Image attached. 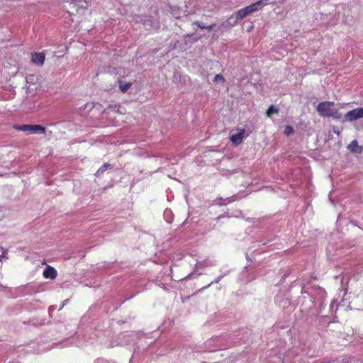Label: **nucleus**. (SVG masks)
<instances>
[{"instance_id": "8", "label": "nucleus", "mask_w": 363, "mask_h": 363, "mask_svg": "<svg viewBox=\"0 0 363 363\" xmlns=\"http://www.w3.org/2000/svg\"><path fill=\"white\" fill-rule=\"evenodd\" d=\"M57 275V272L54 268L51 267H48L43 272V276L45 278L54 279Z\"/></svg>"}, {"instance_id": "17", "label": "nucleus", "mask_w": 363, "mask_h": 363, "mask_svg": "<svg viewBox=\"0 0 363 363\" xmlns=\"http://www.w3.org/2000/svg\"><path fill=\"white\" fill-rule=\"evenodd\" d=\"M235 19V13L233 15H232L230 17H229V18L226 21V24L229 25V26H235V24L233 23V21Z\"/></svg>"}, {"instance_id": "12", "label": "nucleus", "mask_w": 363, "mask_h": 363, "mask_svg": "<svg viewBox=\"0 0 363 363\" xmlns=\"http://www.w3.org/2000/svg\"><path fill=\"white\" fill-rule=\"evenodd\" d=\"M329 117H332L335 119H341L342 115L337 110L333 108Z\"/></svg>"}, {"instance_id": "10", "label": "nucleus", "mask_w": 363, "mask_h": 363, "mask_svg": "<svg viewBox=\"0 0 363 363\" xmlns=\"http://www.w3.org/2000/svg\"><path fill=\"white\" fill-rule=\"evenodd\" d=\"M118 83H119V89L123 93L128 91V90L132 86V83L131 82H127L123 81V80H119Z\"/></svg>"}, {"instance_id": "13", "label": "nucleus", "mask_w": 363, "mask_h": 363, "mask_svg": "<svg viewBox=\"0 0 363 363\" xmlns=\"http://www.w3.org/2000/svg\"><path fill=\"white\" fill-rule=\"evenodd\" d=\"M194 24H196L201 29H207L208 30H211L213 28V25L206 26L200 22H195Z\"/></svg>"}, {"instance_id": "9", "label": "nucleus", "mask_w": 363, "mask_h": 363, "mask_svg": "<svg viewBox=\"0 0 363 363\" xmlns=\"http://www.w3.org/2000/svg\"><path fill=\"white\" fill-rule=\"evenodd\" d=\"M348 149L355 153H360L362 151V147H360L356 140H353L348 145Z\"/></svg>"}, {"instance_id": "6", "label": "nucleus", "mask_w": 363, "mask_h": 363, "mask_svg": "<svg viewBox=\"0 0 363 363\" xmlns=\"http://www.w3.org/2000/svg\"><path fill=\"white\" fill-rule=\"evenodd\" d=\"M32 62L38 65H43L45 62V55L42 52H35L32 55Z\"/></svg>"}, {"instance_id": "11", "label": "nucleus", "mask_w": 363, "mask_h": 363, "mask_svg": "<svg viewBox=\"0 0 363 363\" xmlns=\"http://www.w3.org/2000/svg\"><path fill=\"white\" fill-rule=\"evenodd\" d=\"M279 109L276 106H271L267 111L266 113L268 117H270L272 115L277 113Z\"/></svg>"}, {"instance_id": "2", "label": "nucleus", "mask_w": 363, "mask_h": 363, "mask_svg": "<svg viewBox=\"0 0 363 363\" xmlns=\"http://www.w3.org/2000/svg\"><path fill=\"white\" fill-rule=\"evenodd\" d=\"M334 102L323 101L320 103L317 106V111L323 117H329L333 109Z\"/></svg>"}, {"instance_id": "19", "label": "nucleus", "mask_w": 363, "mask_h": 363, "mask_svg": "<svg viewBox=\"0 0 363 363\" xmlns=\"http://www.w3.org/2000/svg\"><path fill=\"white\" fill-rule=\"evenodd\" d=\"M108 167V165H104V167H101L96 173V174L99 177L102 172L105 171L106 167Z\"/></svg>"}, {"instance_id": "1", "label": "nucleus", "mask_w": 363, "mask_h": 363, "mask_svg": "<svg viewBox=\"0 0 363 363\" xmlns=\"http://www.w3.org/2000/svg\"><path fill=\"white\" fill-rule=\"evenodd\" d=\"M13 128L21 131H28L31 133L43 134L45 132V128L40 125H15Z\"/></svg>"}, {"instance_id": "15", "label": "nucleus", "mask_w": 363, "mask_h": 363, "mask_svg": "<svg viewBox=\"0 0 363 363\" xmlns=\"http://www.w3.org/2000/svg\"><path fill=\"white\" fill-rule=\"evenodd\" d=\"M294 133V129L290 125H286L284 128V134L286 135H290Z\"/></svg>"}, {"instance_id": "14", "label": "nucleus", "mask_w": 363, "mask_h": 363, "mask_svg": "<svg viewBox=\"0 0 363 363\" xmlns=\"http://www.w3.org/2000/svg\"><path fill=\"white\" fill-rule=\"evenodd\" d=\"M213 81L215 82H222L223 83V82H224L225 79L222 74H218L215 76Z\"/></svg>"}, {"instance_id": "18", "label": "nucleus", "mask_w": 363, "mask_h": 363, "mask_svg": "<svg viewBox=\"0 0 363 363\" xmlns=\"http://www.w3.org/2000/svg\"><path fill=\"white\" fill-rule=\"evenodd\" d=\"M109 108L111 109L110 111H114V112H119V113H122L121 111H120V107L118 106L117 105H115L113 106V107L112 106H110Z\"/></svg>"}, {"instance_id": "3", "label": "nucleus", "mask_w": 363, "mask_h": 363, "mask_svg": "<svg viewBox=\"0 0 363 363\" xmlns=\"http://www.w3.org/2000/svg\"><path fill=\"white\" fill-rule=\"evenodd\" d=\"M363 118V107L354 108L347 112L343 117L342 121L352 122L357 119Z\"/></svg>"}, {"instance_id": "20", "label": "nucleus", "mask_w": 363, "mask_h": 363, "mask_svg": "<svg viewBox=\"0 0 363 363\" xmlns=\"http://www.w3.org/2000/svg\"><path fill=\"white\" fill-rule=\"evenodd\" d=\"M168 212H169V211L166 210V211H164V213H167Z\"/></svg>"}, {"instance_id": "7", "label": "nucleus", "mask_w": 363, "mask_h": 363, "mask_svg": "<svg viewBox=\"0 0 363 363\" xmlns=\"http://www.w3.org/2000/svg\"><path fill=\"white\" fill-rule=\"evenodd\" d=\"M249 14L250 13H248V11L247 10L246 7L238 10L237 12L235 13V19L233 23L237 24L239 20L244 18Z\"/></svg>"}, {"instance_id": "16", "label": "nucleus", "mask_w": 363, "mask_h": 363, "mask_svg": "<svg viewBox=\"0 0 363 363\" xmlns=\"http://www.w3.org/2000/svg\"><path fill=\"white\" fill-rule=\"evenodd\" d=\"M7 254V251L6 250H5L4 247H0V261H1V259L6 257Z\"/></svg>"}, {"instance_id": "4", "label": "nucleus", "mask_w": 363, "mask_h": 363, "mask_svg": "<svg viewBox=\"0 0 363 363\" xmlns=\"http://www.w3.org/2000/svg\"><path fill=\"white\" fill-rule=\"evenodd\" d=\"M245 138V129L241 128L236 130V132L231 133L230 141L235 145L240 144Z\"/></svg>"}, {"instance_id": "5", "label": "nucleus", "mask_w": 363, "mask_h": 363, "mask_svg": "<svg viewBox=\"0 0 363 363\" xmlns=\"http://www.w3.org/2000/svg\"><path fill=\"white\" fill-rule=\"evenodd\" d=\"M70 5L77 8V11L85 10L89 6V3L86 0H72Z\"/></svg>"}]
</instances>
